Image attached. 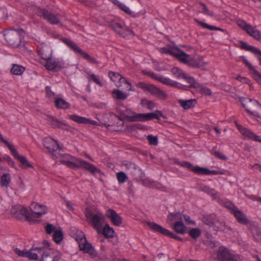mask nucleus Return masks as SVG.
I'll list each match as a JSON object with an SVG mask.
<instances>
[{
	"label": "nucleus",
	"mask_w": 261,
	"mask_h": 261,
	"mask_svg": "<svg viewBox=\"0 0 261 261\" xmlns=\"http://www.w3.org/2000/svg\"><path fill=\"white\" fill-rule=\"evenodd\" d=\"M196 21L197 22H198L200 25H201L202 27L204 28H206L208 30H215V31H222V32H223L224 30L220 28H217V27H214V26H213V25H209L206 23H204V22H199L198 21Z\"/></svg>",
	"instance_id": "3c124183"
},
{
	"label": "nucleus",
	"mask_w": 261,
	"mask_h": 261,
	"mask_svg": "<svg viewBox=\"0 0 261 261\" xmlns=\"http://www.w3.org/2000/svg\"><path fill=\"white\" fill-rule=\"evenodd\" d=\"M232 214L238 222L240 224H247L248 223V220L246 215L240 211L238 208Z\"/></svg>",
	"instance_id": "72a5a7b5"
},
{
	"label": "nucleus",
	"mask_w": 261,
	"mask_h": 261,
	"mask_svg": "<svg viewBox=\"0 0 261 261\" xmlns=\"http://www.w3.org/2000/svg\"><path fill=\"white\" fill-rule=\"evenodd\" d=\"M10 175L8 173H4L1 177V184L2 187H7L10 182Z\"/></svg>",
	"instance_id": "c03bdc74"
},
{
	"label": "nucleus",
	"mask_w": 261,
	"mask_h": 261,
	"mask_svg": "<svg viewBox=\"0 0 261 261\" xmlns=\"http://www.w3.org/2000/svg\"><path fill=\"white\" fill-rule=\"evenodd\" d=\"M46 69L48 71L53 72H57L59 69L61 68V66H45Z\"/></svg>",
	"instance_id": "338daca9"
},
{
	"label": "nucleus",
	"mask_w": 261,
	"mask_h": 261,
	"mask_svg": "<svg viewBox=\"0 0 261 261\" xmlns=\"http://www.w3.org/2000/svg\"><path fill=\"white\" fill-rule=\"evenodd\" d=\"M85 215L89 224L98 233H100L105 219L103 215L100 212H94L90 210L86 211Z\"/></svg>",
	"instance_id": "39448f33"
},
{
	"label": "nucleus",
	"mask_w": 261,
	"mask_h": 261,
	"mask_svg": "<svg viewBox=\"0 0 261 261\" xmlns=\"http://www.w3.org/2000/svg\"><path fill=\"white\" fill-rule=\"evenodd\" d=\"M82 56L89 62L92 64H98L100 63L96 60L94 57L90 56L87 53L82 50Z\"/></svg>",
	"instance_id": "a19ab883"
},
{
	"label": "nucleus",
	"mask_w": 261,
	"mask_h": 261,
	"mask_svg": "<svg viewBox=\"0 0 261 261\" xmlns=\"http://www.w3.org/2000/svg\"><path fill=\"white\" fill-rule=\"evenodd\" d=\"M11 212L14 217L17 219H25L30 222L33 221L31 213L21 205H16L12 207Z\"/></svg>",
	"instance_id": "dca6fc26"
},
{
	"label": "nucleus",
	"mask_w": 261,
	"mask_h": 261,
	"mask_svg": "<svg viewBox=\"0 0 261 261\" xmlns=\"http://www.w3.org/2000/svg\"><path fill=\"white\" fill-rule=\"evenodd\" d=\"M32 212L31 217L39 218L42 215L45 214L47 212V207L44 205H41L36 202H33L30 206Z\"/></svg>",
	"instance_id": "4be33fe9"
},
{
	"label": "nucleus",
	"mask_w": 261,
	"mask_h": 261,
	"mask_svg": "<svg viewBox=\"0 0 261 261\" xmlns=\"http://www.w3.org/2000/svg\"><path fill=\"white\" fill-rule=\"evenodd\" d=\"M61 40L75 53L82 55V49L76 43L70 39L62 38Z\"/></svg>",
	"instance_id": "f704fd0d"
},
{
	"label": "nucleus",
	"mask_w": 261,
	"mask_h": 261,
	"mask_svg": "<svg viewBox=\"0 0 261 261\" xmlns=\"http://www.w3.org/2000/svg\"><path fill=\"white\" fill-rule=\"evenodd\" d=\"M106 216L115 226H119L122 223L121 217L113 209L107 210L106 211Z\"/></svg>",
	"instance_id": "a878e982"
},
{
	"label": "nucleus",
	"mask_w": 261,
	"mask_h": 261,
	"mask_svg": "<svg viewBox=\"0 0 261 261\" xmlns=\"http://www.w3.org/2000/svg\"><path fill=\"white\" fill-rule=\"evenodd\" d=\"M55 105L58 109H67L69 108V103L61 98H56L55 100Z\"/></svg>",
	"instance_id": "e433bc0d"
},
{
	"label": "nucleus",
	"mask_w": 261,
	"mask_h": 261,
	"mask_svg": "<svg viewBox=\"0 0 261 261\" xmlns=\"http://www.w3.org/2000/svg\"><path fill=\"white\" fill-rule=\"evenodd\" d=\"M69 118L73 121L80 124H91L92 125H97V122L95 120H91L89 118L79 116L76 115H70Z\"/></svg>",
	"instance_id": "cd10ccee"
},
{
	"label": "nucleus",
	"mask_w": 261,
	"mask_h": 261,
	"mask_svg": "<svg viewBox=\"0 0 261 261\" xmlns=\"http://www.w3.org/2000/svg\"><path fill=\"white\" fill-rule=\"evenodd\" d=\"M214 199H217L218 198V193L216 192L214 189H212V191H211L208 194Z\"/></svg>",
	"instance_id": "774afa93"
},
{
	"label": "nucleus",
	"mask_w": 261,
	"mask_h": 261,
	"mask_svg": "<svg viewBox=\"0 0 261 261\" xmlns=\"http://www.w3.org/2000/svg\"><path fill=\"white\" fill-rule=\"evenodd\" d=\"M43 144L54 157H58L57 152L60 150V146L57 141L51 138L47 137L43 140Z\"/></svg>",
	"instance_id": "6ab92c4d"
},
{
	"label": "nucleus",
	"mask_w": 261,
	"mask_h": 261,
	"mask_svg": "<svg viewBox=\"0 0 261 261\" xmlns=\"http://www.w3.org/2000/svg\"><path fill=\"white\" fill-rule=\"evenodd\" d=\"M160 52L162 54L170 55L175 58L181 63L187 64L193 63L195 64H205L208 63L203 61L202 57H199L197 61L195 57H192L186 54L185 51L180 49L178 47L167 45L165 47L160 48Z\"/></svg>",
	"instance_id": "7ed1b4c3"
},
{
	"label": "nucleus",
	"mask_w": 261,
	"mask_h": 261,
	"mask_svg": "<svg viewBox=\"0 0 261 261\" xmlns=\"http://www.w3.org/2000/svg\"><path fill=\"white\" fill-rule=\"evenodd\" d=\"M215 217L214 215L208 216L203 219V222L206 224L214 228L218 231H224L225 229L226 225L223 222H219L213 221L212 220Z\"/></svg>",
	"instance_id": "b1692460"
},
{
	"label": "nucleus",
	"mask_w": 261,
	"mask_h": 261,
	"mask_svg": "<svg viewBox=\"0 0 261 261\" xmlns=\"http://www.w3.org/2000/svg\"><path fill=\"white\" fill-rule=\"evenodd\" d=\"M53 237L54 241L57 243H59L63 239L62 231L60 230L55 231Z\"/></svg>",
	"instance_id": "09e8293b"
},
{
	"label": "nucleus",
	"mask_w": 261,
	"mask_h": 261,
	"mask_svg": "<svg viewBox=\"0 0 261 261\" xmlns=\"http://www.w3.org/2000/svg\"><path fill=\"white\" fill-rule=\"evenodd\" d=\"M55 230V227L53 225L47 224L45 226V231L48 234L51 233Z\"/></svg>",
	"instance_id": "e2e57ef3"
},
{
	"label": "nucleus",
	"mask_w": 261,
	"mask_h": 261,
	"mask_svg": "<svg viewBox=\"0 0 261 261\" xmlns=\"http://www.w3.org/2000/svg\"><path fill=\"white\" fill-rule=\"evenodd\" d=\"M3 159L6 161L7 162L8 165L10 166L11 167H14L15 164L13 160L11 158L10 156L7 154H5L3 157Z\"/></svg>",
	"instance_id": "bf43d9fd"
},
{
	"label": "nucleus",
	"mask_w": 261,
	"mask_h": 261,
	"mask_svg": "<svg viewBox=\"0 0 261 261\" xmlns=\"http://www.w3.org/2000/svg\"><path fill=\"white\" fill-rule=\"evenodd\" d=\"M188 81L191 87L196 89L202 94L205 95H211L212 94L211 90L208 88L201 85L194 78H189Z\"/></svg>",
	"instance_id": "393cba45"
},
{
	"label": "nucleus",
	"mask_w": 261,
	"mask_h": 261,
	"mask_svg": "<svg viewBox=\"0 0 261 261\" xmlns=\"http://www.w3.org/2000/svg\"><path fill=\"white\" fill-rule=\"evenodd\" d=\"M172 74L174 77L177 79H182L185 80L189 83V79L193 78L192 76L184 73L180 68L177 66H174L171 70Z\"/></svg>",
	"instance_id": "7c9ffc66"
},
{
	"label": "nucleus",
	"mask_w": 261,
	"mask_h": 261,
	"mask_svg": "<svg viewBox=\"0 0 261 261\" xmlns=\"http://www.w3.org/2000/svg\"><path fill=\"white\" fill-rule=\"evenodd\" d=\"M76 240L79 244V246L81 250L84 251V253H88L89 255L93 258L96 255V252L91 244L88 243L84 233L81 232V236L76 238Z\"/></svg>",
	"instance_id": "ddd939ff"
},
{
	"label": "nucleus",
	"mask_w": 261,
	"mask_h": 261,
	"mask_svg": "<svg viewBox=\"0 0 261 261\" xmlns=\"http://www.w3.org/2000/svg\"><path fill=\"white\" fill-rule=\"evenodd\" d=\"M115 5H117L121 10L123 11L125 13L130 15L132 17L136 18L140 16L139 13H135L132 11L127 6L124 4L121 3L118 0H110Z\"/></svg>",
	"instance_id": "bb28decb"
},
{
	"label": "nucleus",
	"mask_w": 261,
	"mask_h": 261,
	"mask_svg": "<svg viewBox=\"0 0 261 261\" xmlns=\"http://www.w3.org/2000/svg\"><path fill=\"white\" fill-rule=\"evenodd\" d=\"M141 105L150 110H152L154 108V103L153 101L146 99H142L141 100Z\"/></svg>",
	"instance_id": "8fccbe9b"
},
{
	"label": "nucleus",
	"mask_w": 261,
	"mask_h": 261,
	"mask_svg": "<svg viewBox=\"0 0 261 261\" xmlns=\"http://www.w3.org/2000/svg\"><path fill=\"white\" fill-rule=\"evenodd\" d=\"M23 33L24 31L21 29L18 30L11 29L5 31L4 35L7 43L10 46L16 47L20 45L21 36Z\"/></svg>",
	"instance_id": "0eeeda50"
},
{
	"label": "nucleus",
	"mask_w": 261,
	"mask_h": 261,
	"mask_svg": "<svg viewBox=\"0 0 261 261\" xmlns=\"http://www.w3.org/2000/svg\"><path fill=\"white\" fill-rule=\"evenodd\" d=\"M47 120L48 123L53 128H58L63 129L64 128V126H67V124L64 121H59L57 118H55L54 116H48Z\"/></svg>",
	"instance_id": "c756f323"
},
{
	"label": "nucleus",
	"mask_w": 261,
	"mask_h": 261,
	"mask_svg": "<svg viewBox=\"0 0 261 261\" xmlns=\"http://www.w3.org/2000/svg\"><path fill=\"white\" fill-rule=\"evenodd\" d=\"M183 219H184L185 222L188 225L192 224L194 226L196 225V222L194 221L191 220L190 217L188 215H182V220Z\"/></svg>",
	"instance_id": "13d9d810"
},
{
	"label": "nucleus",
	"mask_w": 261,
	"mask_h": 261,
	"mask_svg": "<svg viewBox=\"0 0 261 261\" xmlns=\"http://www.w3.org/2000/svg\"><path fill=\"white\" fill-rule=\"evenodd\" d=\"M112 96L115 99L122 100L126 99L127 97V95L126 93H124L118 89H114L113 91Z\"/></svg>",
	"instance_id": "ea45409f"
},
{
	"label": "nucleus",
	"mask_w": 261,
	"mask_h": 261,
	"mask_svg": "<svg viewBox=\"0 0 261 261\" xmlns=\"http://www.w3.org/2000/svg\"><path fill=\"white\" fill-rule=\"evenodd\" d=\"M196 21L197 22H198L200 25H201L202 27L204 28H206L208 30H215V31H222V32H223L224 30L220 28H217V27H214V26H213V25H209L206 23H204V22H199L198 21Z\"/></svg>",
	"instance_id": "603ef678"
},
{
	"label": "nucleus",
	"mask_w": 261,
	"mask_h": 261,
	"mask_svg": "<svg viewBox=\"0 0 261 261\" xmlns=\"http://www.w3.org/2000/svg\"><path fill=\"white\" fill-rule=\"evenodd\" d=\"M217 257L219 261L236 260V257L224 246H221L219 248L217 251Z\"/></svg>",
	"instance_id": "aec40b11"
},
{
	"label": "nucleus",
	"mask_w": 261,
	"mask_h": 261,
	"mask_svg": "<svg viewBox=\"0 0 261 261\" xmlns=\"http://www.w3.org/2000/svg\"><path fill=\"white\" fill-rule=\"evenodd\" d=\"M14 252L19 256L35 260L38 259L39 256L41 257L42 261H58L60 258L56 252L45 246L36 247L34 245L28 251L20 250L16 248Z\"/></svg>",
	"instance_id": "f257e3e1"
},
{
	"label": "nucleus",
	"mask_w": 261,
	"mask_h": 261,
	"mask_svg": "<svg viewBox=\"0 0 261 261\" xmlns=\"http://www.w3.org/2000/svg\"><path fill=\"white\" fill-rule=\"evenodd\" d=\"M25 70L24 66H12L11 73L14 75H21Z\"/></svg>",
	"instance_id": "a18cd8bd"
},
{
	"label": "nucleus",
	"mask_w": 261,
	"mask_h": 261,
	"mask_svg": "<svg viewBox=\"0 0 261 261\" xmlns=\"http://www.w3.org/2000/svg\"><path fill=\"white\" fill-rule=\"evenodd\" d=\"M116 177L120 184H124L128 179L127 176L122 171L117 172L116 173Z\"/></svg>",
	"instance_id": "49530a36"
},
{
	"label": "nucleus",
	"mask_w": 261,
	"mask_h": 261,
	"mask_svg": "<svg viewBox=\"0 0 261 261\" xmlns=\"http://www.w3.org/2000/svg\"><path fill=\"white\" fill-rule=\"evenodd\" d=\"M182 219V215L180 213H169L167 216V222L172 225L175 222Z\"/></svg>",
	"instance_id": "c9c22d12"
},
{
	"label": "nucleus",
	"mask_w": 261,
	"mask_h": 261,
	"mask_svg": "<svg viewBox=\"0 0 261 261\" xmlns=\"http://www.w3.org/2000/svg\"><path fill=\"white\" fill-rule=\"evenodd\" d=\"M110 27L121 37L125 38L129 36L134 37L135 35V33L132 30L128 29L124 23L113 21L111 22Z\"/></svg>",
	"instance_id": "1a4fd4ad"
},
{
	"label": "nucleus",
	"mask_w": 261,
	"mask_h": 261,
	"mask_svg": "<svg viewBox=\"0 0 261 261\" xmlns=\"http://www.w3.org/2000/svg\"><path fill=\"white\" fill-rule=\"evenodd\" d=\"M202 6H203V12L206 14V15H210V16H214V14L213 12L211 11L206 6L202 4Z\"/></svg>",
	"instance_id": "0e129e2a"
},
{
	"label": "nucleus",
	"mask_w": 261,
	"mask_h": 261,
	"mask_svg": "<svg viewBox=\"0 0 261 261\" xmlns=\"http://www.w3.org/2000/svg\"><path fill=\"white\" fill-rule=\"evenodd\" d=\"M45 92L46 95L48 97H51L55 95V93L51 91V88L49 86H46L45 87Z\"/></svg>",
	"instance_id": "69168bd1"
},
{
	"label": "nucleus",
	"mask_w": 261,
	"mask_h": 261,
	"mask_svg": "<svg viewBox=\"0 0 261 261\" xmlns=\"http://www.w3.org/2000/svg\"><path fill=\"white\" fill-rule=\"evenodd\" d=\"M201 230L198 228L191 229L189 231V235L193 239L196 240L201 234Z\"/></svg>",
	"instance_id": "37998d69"
},
{
	"label": "nucleus",
	"mask_w": 261,
	"mask_h": 261,
	"mask_svg": "<svg viewBox=\"0 0 261 261\" xmlns=\"http://www.w3.org/2000/svg\"><path fill=\"white\" fill-rule=\"evenodd\" d=\"M13 157L17 160L20 163L22 168L26 169L28 168H33V166L29 163L26 157L18 154L14 147L10 151Z\"/></svg>",
	"instance_id": "5701e85b"
},
{
	"label": "nucleus",
	"mask_w": 261,
	"mask_h": 261,
	"mask_svg": "<svg viewBox=\"0 0 261 261\" xmlns=\"http://www.w3.org/2000/svg\"><path fill=\"white\" fill-rule=\"evenodd\" d=\"M109 76L118 88L126 91L133 90L130 84L119 73L110 71L109 72Z\"/></svg>",
	"instance_id": "9b49d317"
},
{
	"label": "nucleus",
	"mask_w": 261,
	"mask_h": 261,
	"mask_svg": "<svg viewBox=\"0 0 261 261\" xmlns=\"http://www.w3.org/2000/svg\"><path fill=\"white\" fill-rule=\"evenodd\" d=\"M100 233H102L106 238H112L114 236L115 231L109 224H106L103 227H102V230Z\"/></svg>",
	"instance_id": "4c0bfd02"
},
{
	"label": "nucleus",
	"mask_w": 261,
	"mask_h": 261,
	"mask_svg": "<svg viewBox=\"0 0 261 261\" xmlns=\"http://www.w3.org/2000/svg\"><path fill=\"white\" fill-rule=\"evenodd\" d=\"M196 21L197 22H198L200 25H201L202 27L204 28H206L208 30H215V31H222V32H223L224 30L220 28H217V27H214V26H213V25H209L206 23H204V22H199L198 21Z\"/></svg>",
	"instance_id": "864d4df0"
},
{
	"label": "nucleus",
	"mask_w": 261,
	"mask_h": 261,
	"mask_svg": "<svg viewBox=\"0 0 261 261\" xmlns=\"http://www.w3.org/2000/svg\"><path fill=\"white\" fill-rule=\"evenodd\" d=\"M57 156L58 157L55 158H61V163L69 168L72 169L83 168L94 176H100L102 174L99 169L84 160L77 159L68 154H57Z\"/></svg>",
	"instance_id": "f03ea898"
},
{
	"label": "nucleus",
	"mask_w": 261,
	"mask_h": 261,
	"mask_svg": "<svg viewBox=\"0 0 261 261\" xmlns=\"http://www.w3.org/2000/svg\"><path fill=\"white\" fill-rule=\"evenodd\" d=\"M172 228L177 233L184 234L186 232L187 227L183 222L182 219L176 221L172 225Z\"/></svg>",
	"instance_id": "2f4dec72"
},
{
	"label": "nucleus",
	"mask_w": 261,
	"mask_h": 261,
	"mask_svg": "<svg viewBox=\"0 0 261 261\" xmlns=\"http://www.w3.org/2000/svg\"><path fill=\"white\" fill-rule=\"evenodd\" d=\"M147 140L150 145L154 146L158 145V141L156 137L152 135H148L147 137Z\"/></svg>",
	"instance_id": "6e6d98bb"
},
{
	"label": "nucleus",
	"mask_w": 261,
	"mask_h": 261,
	"mask_svg": "<svg viewBox=\"0 0 261 261\" xmlns=\"http://www.w3.org/2000/svg\"><path fill=\"white\" fill-rule=\"evenodd\" d=\"M144 73L165 85L178 89H181L183 87L182 84L176 81H173L169 77L158 75L152 71H144Z\"/></svg>",
	"instance_id": "2eb2a0df"
},
{
	"label": "nucleus",
	"mask_w": 261,
	"mask_h": 261,
	"mask_svg": "<svg viewBox=\"0 0 261 261\" xmlns=\"http://www.w3.org/2000/svg\"><path fill=\"white\" fill-rule=\"evenodd\" d=\"M38 16L42 17L49 23L55 25L60 23L61 16L59 14H54L45 9L38 8L37 10Z\"/></svg>",
	"instance_id": "4468645a"
},
{
	"label": "nucleus",
	"mask_w": 261,
	"mask_h": 261,
	"mask_svg": "<svg viewBox=\"0 0 261 261\" xmlns=\"http://www.w3.org/2000/svg\"><path fill=\"white\" fill-rule=\"evenodd\" d=\"M240 100L243 107L250 115L261 118V105L258 101L248 98H242Z\"/></svg>",
	"instance_id": "423d86ee"
},
{
	"label": "nucleus",
	"mask_w": 261,
	"mask_h": 261,
	"mask_svg": "<svg viewBox=\"0 0 261 261\" xmlns=\"http://www.w3.org/2000/svg\"><path fill=\"white\" fill-rule=\"evenodd\" d=\"M237 23L238 26L245 31L249 36L257 41L261 40V33L259 30L256 29L255 28L242 19L238 20Z\"/></svg>",
	"instance_id": "f3484780"
},
{
	"label": "nucleus",
	"mask_w": 261,
	"mask_h": 261,
	"mask_svg": "<svg viewBox=\"0 0 261 261\" xmlns=\"http://www.w3.org/2000/svg\"><path fill=\"white\" fill-rule=\"evenodd\" d=\"M241 47L246 50L249 51L258 57V59L259 61V64L261 65V50L257 48H256L253 46L250 45L246 42L240 41Z\"/></svg>",
	"instance_id": "c85d7f7f"
},
{
	"label": "nucleus",
	"mask_w": 261,
	"mask_h": 261,
	"mask_svg": "<svg viewBox=\"0 0 261 261\" xmlns=\"http://www.w3.org/2000/svg\"><path fill=\"white\" fill-rule=\"evenodd\" d=\"M233 77L243 83L248 84L251 87L250 81L248 79L242 77L240 75H237L235 76H234Z\"/></svg>",
	"instance_id": "4d7b16f0"
},
{
	"label": "nucleus",
	"mask_w": 261,
	"mask_h": 261,
	"mask_svg": "<svg viewBox=\"0 0 261 261\" xmlns=\"http://www.w3.org/2000/svg\"><path fill=\"white\" fill-rule=\"evenodd\" d=\"M148 226L152 230L155 232H159L166 236H168L171 238L174 239L176 240H181L180 237L177 236L175 233L170 231L169 230L163 228L160 225H158L154 222H149L147 223Z\"/></svg>",
	"instance_id": "a211bd4d"
},
{
	"label": "nucleus",
	"mask_w": 261,
	"mask_h": 261,
	"mask_svg": "<svg viewBox=\"0 0 261 261\" xmlns=\"http://www.w3.org/2000/svg\"><path fill=\"white\" fill-rule=\"evenodd\" d=\"M117 112L120 115V119L126 120L129 122H143L153 119L159 120L160 117L162 116V113L159 111L146 114L136 113L130 109L124 108V110L118 109Z\"/></svg>",
	"instance_id": "20e7f679"
},
{
	"label": "nucleus",
	"mask_w": 261,
	"mask_h": 261,
	"mask_svg": "<svg viewBox=\"0 0 261 261\" xmlns=\"http://www.w3.org/2000/svg\"><path fill=\"white\" fill-rule=\"evenodd\" d=\"M87 77L100 87L103 86V84L99 79L98 77L95 74L91 73H87Z\"/></svg>",
	"instance_id": "de8ad7c7"
},
{
	"label": "nucleus",
	"mask_w": 261,
	"mask_h": 261,
	"mask_svg": "<svg viewBox=\"0 0 261 261\" xmlns=\"http://www.w3.org/2000/svg\"><path fill=\"white\" fill-rule=\"evenodd\" d=\"M224 206L227 209L229 210L231 213H233L238 207L230 201H226L224 204Z\"/></svg>",
	"instance_id": "5fc2aeb1"
},
{
	"label": "nucleus",
	"mask_w": 261,
	"mask_h": 261,
	"mask_svg": "<svg viewBox=\"0 0 261 261\" xmlns=\"http://www.w3.org/2000/svg\"><path fill=\"white\" fill-rule=\"evenodd\" d=\"M236 126L240 133L243 136L244 139H249L256 142L261 143V139H259V137L254 134L251 130L241 125L238 124H236Z\"/></svg>",
	"instance_id": "412c9836"
},
{
	"label": "nucleus",
	"mask_w": 261,
	"mask_h": 261,
	"mask_svg": "<svg viewBox=\"0 0 261 261\" xmlns=\"http://www.w3.org/2000/svg\"><path fill=\"white\" fill-rule=\"evenodd\" d=\"M38 55L45 61V65H58L63 64L61 61L55 60L51 58L52 50L48 46H42L37 50Z\"/></svg>",
	"instance_id": "9d476101"
},
{
	"label": "nucleus",
	"mask_w": 261,
	"mask_h": 261,
	"mask_svg": "<svg viewBox=\"0 0 261 261\" xmlns=\"http://www.w3.org/2000/svg\"><path fill=\"white\" fill-rule=\"evenodd\" d=\"M175 164L186 168L200 175H217L218 174V172L216 170H211L207 168L201 167L198 166H194L190 163L186 161L180 162L176 160L175 161Z\"/></svg>",
	"instance_id": "6e6552de"
},
{
	"label": "nucleus",
	"mask_w": 261,
	"mask_h": 261,
	"mask_svg": "<svg viewBox=\"0 0 261 261\" xmlns=\"http://www.w3.org/2000/svg\"><path fill=\"white\" fill-rule=\"evenodd\" d=\"M178 103L185 110L192 109L195 107L196 104V100L195 99H190L188 100L179 99Z\"/></svg>",
	"instance_id": "473e14b6"
},
{
	"label": "nucleus",
	"mask_w": 261,
	"mask_h": 261,
	"mask_svg": "<svg viewBox=\"0 0 261 261\" xmlns=\"http://www.w3.org/2000/svg\"><path fill=\"white\" fill-rule=\"evenodd\" d=\"M211 153L215 158L220 159L221 160L226 161L228 159L227 156H226L222 153H220L218 150H217L216 147H214L212 149Z\"/></svg>",
	"instance_id": "79ce46f5"
},
{
	"label": "nucleus",
	"mask_w": 261,
	"mask_h": 261,
	"mask_svg": "<svg viewBox=\"0 0 261 261\" xmlns=\"http://www.w3.org/2000/svg\"><path fill=\"white\" fill-rule=\"evenodd\" d=\"M0 142L4 143L9 148L10 151L14 147V146L10 143L8 141L4 139L2 133L0 132Z\"/></svg>",
	"instance_id": "052dcab7"
},
{
	"label": "nucleus",
	"mask_w": 261,
	"mask_h": 261,
	"mask_svg": "<svg viewBox=\"0 0 261 261\" xmlns=\"http://www.w3.org/2000/svg\"><path fill=\"white\" fill-rule=\"evenodd\" d=\"M249 73L261 85V74L255 69L254 66H247Z\"/></svg>",
	"instance_id": "58836bf2"
},
{
	"label": "nucleus",
	"mask_w": 261,
	"mask_h": 261,
	"mask_svg": "<svg viewBox=\"0 0 261 261\" xmlns=\"http://www.w3.org/2000/svg\"><path fill=\"white\" fill-rule=\"evenodd\" d=\"M137 86L160 99H165L167 97L166 94L154 85L148 84L144 82H139Z\"/></svg>",
	"instance_id": "f8f14e48"
},
{
	"label": "nucleus",
	"mask_w": 261,
	"mask_h": 261,
	"mask_svg": "<svg viewBox=\"0 0 261 261\" xmlns=\"http://www.w3.org/2000/svg\"><path fill=\"white\" fill-rule=\"evenodd\" d=\"M64 204L66 205L67 209L69 211H73L74 210L73 204L68 200L64 201Z\"/></svg>",
	"instance_id": "680f3d73"
}]
</instances>
